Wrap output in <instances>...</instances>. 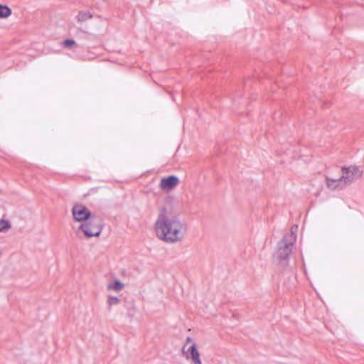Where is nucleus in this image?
<instances>
[{
	"instance_id": "f257e3e1",
	"label": "nucleus",
	"mask_w": 364,
	"mask_h": 364,
	"mask_svg": "<svg viewBox=\"0 0 364 364\" xmlns=\"http://www.w3.org/2000/svg\"><path fill=\"white\" fill-rule=\"evenodd\" d=\"M186 225L176 216H168L167 210L163 207L160 209L157 220L154 224L156 236L168 243L181 241L186 232Z\"/></svg>"
},
{
	"instance_id": "f03ea898",
	"label": "nucleus",
	"mask_w": 364,
	"mask_h": 364,
	"mask_svg": "<svg viewBox=\"0 0 364 364\" xmlns=\"http://www.w3.org/2000/svg\"><path fill=\"white\" fill-rule=\"evenodd\" d=\"M104 225L103 220L100 216L91 214L88 220L79 225L76 233L79 234L80 232H82L87 238L98 237L100 235Z\"/></svg>"
},
{
	"instance_id": "7ed1b4c3",
	"label": "nucleus",
	"mask_w": 364,
	"mask_h": 364,
	"mask_svg": "<svg viewBox=\"0 0 364 364\" xmlns=\"http://www.w3.org/2000/svg\"><path fill=\"white\" fill-rule=\"evenodd\" d=\"M296 240V235L291 232L290 234L285 235L283 239L278 242L275 255L281 265L284 267L287 265L289 257L292 251V247Z\"/></svg>"
},
{
	"instance_id": "20e7f679",
	"label": "nucleus",
	"mask_w": 364,
	"mask_h": 364,
	"mask_svg": "<svg viewBox=\"0 0 364 364\" xmlns=\"http://www.w3.org/2000/svg\"><path fill=\"white\" fill-rule=\"evenodd\" d=\"M72 214L75 221L84 223L90 218L91 212L85 205L77 204L73 207Z\"/></svg>"
},
{
	"instance_id": "39448f33",
	"label": "nucleus",
	"mask_w": 364,
	"mask_h": 364,
	"mask_svg": "<svg viewBox=\"0 0 364 364\" xmlns=\"http://www.w3.org/2000/svg\"><path fill=\"white\" fill-rule=\"evenodd\" d=\"M361 173V171L357 166L343 167V181L345 183H350L355 179L360 178Z\"/></svg>"
},
{
	"instance_id": "423d86ee",
	"label": "nucleus",
	"mask_w": 364,
	"mask_h": 364,
	"mask_svg": "<svg viewBox=\"0 0 364 364\" xmlns=\"http://www.w3.org/2000/svg\"><path fill=\"white\" fill-rule=\"evenodd\" d=\"M185 346L183 347V348ZM183 353L186 354L187 359L191 360L193 364H201V360L200 358V354L197 349L196 343L192 344L187 350L186 352L183 350Z\"/></svg>"
},
{
	"instance_id": "0eeeda50",
	"label": "nucleus",
	"mask_w": 364,
	"mask_h": 364,
	"mask_svg": "<svg viewBox=\"0 0 364 364\" xmlns=\"http://www.w3.org/2000/svg\"><path fill=\"white\" fill-rule=\"evenodd\" d=\"M179 183V179L176 176L164 177L161 180L159 187L163 190H171Z\"/></svg>"
},
{
	"instance_id": "6e6552de",
	"label": "nucleus",
	"mask_w": 364,
	"mask_h": 364,
	"mask_svg": "<svg viewBox=\"0 0 364 364\" xmlns=\"http://www.w3.org/2000/svg\"><path fill=\"white\" fill-rule=\"evenodd\" d=\"M124 287V284L119 279H116L114 283L107 285V290H112L119 292Z\"/></svg>"
},
{
	"instance_id": "1a4fd4ad",
	"label": "nucleus",
	"mask_w": 364,
	"mask_h": 364,
	"mask_svg": "<svg viewBox=\"0 0 364 364\" xmlns=\"http://www.w3.org/2000/svg\"><path fill=\"white\" fill-rule=\"evenodd\" d=\"M341 181V177L338 179H332L328 177L326 178L327 187L330 190H334L339 186Z\"/></svg>"
},
{
	"instance_id": "9d476101",
	"label": "nucleus",
	"mask_w": 364,
	"mask_h": 364,
	"mask_svg": "<svg viewBox=\"0 0 364 364\" xmlns=\"http://www.w3.org/2000/svg\"><path fill=\"white\" fill-rule=\"evenodd\" d=\"M11 13V9L9 6L0 4V18H7Z\"/></svg>"
},
{
	"instance_id": "9b49d317",
	"label": "nucleus",
	"mask_w": 364,
	"mask_h": 364,
	"mask_svg": "<svg viewBox=\"0 0 364 364\" xmlns=\"http://www.w3.org/2000/svg\"><path fill=\"white\" fill-rule=\"evenodd\" d=\"M92 18V14L90 12L80 11L77 15V21L80 22L85 21Z\"/></svg>"
},
{
	"instance_id": "f8f14e48",
	"label": "nucleus",
	"mask_w": 364,
	"mask_h": 364,
	"mask_svg": "<svg viewBox=\"0 0 364 364\" xmlns=\"http://www.w3.org/2000/svg\"><path fill=\"white\" fill-rule=\"evenodd\" d=\"M120 302V300L117 297L114 296H109L107 298V305L109 306H114L119 304Z\"/></svg>"
},
{
	"instance_id": "ddd939ff",
	"label": "nucleus",
	"mask_w": 364,
	"mask_h": 364,
	"mask_svg": "<svg viewBox=\"0 0 364 364\" xmlns=\"http://www.w3.org/2000/svg\"><path fill=\"white\" fill-rule=\"evenodd\" d=\"M11 225L8 220H0V232H4L9 229Z\"/></svg>"
},
{
	"instance_id": "4468645a",
	"label": "nucleus",
	"mask_w": 364,
	"mask_h": 364,
	"mask_svg": "<svg viewBox=\"0 0 364 364\" xmlns=\"http://www.w3.org/2000/svg\"><path fill=\"white\" fill-rule=\"evenodd\" d=\"M75 44V41L73 39H66L63 43L62 45L64 47H71L72 46Z\"/></svg>"
},
{
	"instance_id": "2eb2a0df",
	"label": "nucleus",
	"mask_w": 364,
	"mask_h": 364,
	"mask_svg": "<svg viewBox=\"0 0 364 364\" xmlns=\"http://www.w3.org/2000/svg\"><path fill=\"white\" fill-rule=\"evenodd\" d=\"M191 341H192L191 338L188 337V338H186V344H187L188 343L191 342Z\"/></svg>"
}]
</instances>
